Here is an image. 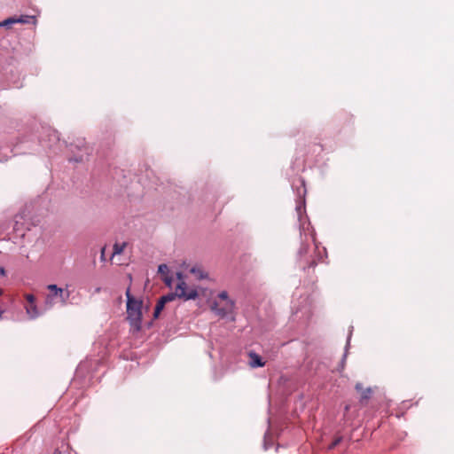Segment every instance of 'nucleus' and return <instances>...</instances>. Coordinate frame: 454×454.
Returning a JSON list of instances; mask_svg holds the SVG:
<instances>
[{"label": "nucleus", "instance_id": "obj_6", "mask_svg": "<svg viewBox=\"0 0 454 454\" xmlns=\"http://www.w3.org/2000/svg\"><path fill=\"white\" fill-rule=\"evenodd\" d=\"M33 20H34L33 16L25 15V16H20L19 19H15V18L7 19L0 25L7 26L10 24H14V23H24L25 24V23H30Z\"/></svg>", "mask_w": 454, "mask_h": 454}, {"label": "nucleus", "instance_id": "obj_11", "mask_svg": "<svg viewBox=\"0 0 454 454\" xmlns=\"http://www.w3.org/2000/svg\"><path fill=\"white\" fill-rule=\"evenodd\" d=\"M126 246H127L126 242L115 243L114 245L113 256H114L115 254H121L124 251Z\"/></svg>", "mask_w": 454, "mask_h": 454}, {"label": "nucleus", "instance_id": "obj_3", "mask_svg": "<svg viewBox=\"0 0 454 454\" xmlns=\"http://www.w3.org/2000/svg\"><path fill=\"white\" fill-rule=\"evenodd\" d=\"M178 283L176 286V295L184 301L195 300L199 297V293L196 287L189 286L182 278V274L177 273Z\"/></svg>", "mask_w": 454, "mask_h": 454}, {"label": "nucleus", "instance_id": "obj_19", "mask_svg": "<svg viewBox=\"0 0 454 454\" xmlns=\"http://www.w3.org/2000/svg\"><path fill=\"white\" fill-rule=\"evenodd\" d=\"M0 273H1L2 275H4V270L3 268H1V269H0Z\"/></svg>", "mask_w": 454, "mask_h": 454}, {"label": "nucleus", "instance_id": "obj_4", "mask_svg": "<svg viewBox=\"0 0 454 454\" xmlns=\"http://www.w3.org/2000/svg\"><path fill=\"white\" fill-rule=\"evenodd\" d=\"M47 289L50 290L51 294L46 297V303L51 304L54 297H59L63 305L67 304L70 297V292L67 289L58 287L54 284L49 285Z\"/></svg>", "mask_w": 454, "mask_h": 454}, {"label": "nucleus", "instance_id": "obj_14", "mask_svg": "<svg viewBox=\"0 0 454 454\" xmlns=\"http://www.w3.org/2000/svg\"><path fill=\"white\" fill-rule=\"evenodd\" d=\"M371 394H372L371 388H366L365 390H363V392L361 394V398L363 400H367L370 398Z\"/></svg>", "mask_w": 454, "mask_h": 454}, {"label": "nucleus", "instance_id": "obj_7", "mask_svg": "<svg viewBox=\"0 0 454 454\" xmlns=\"http://www.w3.org/2000/svg\"><path fill=\"white\" fill-rule=\"evenodd\" d=\"M249 365L252 368L262 367L265 363L262 360V357L254 352L249 353Z\"/></svg>", "mask_w": 454, "mask_h": 454}, {"label": "nucleus", "instance_id": "obj_20", "mask_svg": "<svg viewBox=\"0 0 454 454\" xmlns=\"http://www.w3.org/2000/svg\"><path fill=\"white\" fill-rule=\"evenodd\" d=\"M75 161L82 160V156H81L79 159H74Z\"/></svg>", "mask_w": 454, "mask_h": 454}, {"label": "nucleus", "instance_id": "obj_13", "mask_svg": "<svg viewBox=\"0 0 454 454\" xmlns=\"http://www.w3.org/2000/svg\"><path fill=\"white\" fill-rule=\"evenodd\" d=\"M177 297L176 292L175 291L174 294H168L167 295H163L160 297L162 301H164L165 303L174 301Z\"/></svg>", "mask_w": 454, "mask_h": 454}, {"label": "nucleus", "instance_id": "obj_2", "mask_svg": "<svg viewBox=\"0 0 454 454\" xmlns=\"http://www.w3.org/2000/svg\"><path fill=\"white\" fill-rule=\"evenodd\" d=\"M211 309L220 317H225L234 313L235 301L229 297L226 291H222L214 299Z\"/></svg>", "mask_w": 454, "mask_h": 454}, {"label": "nucleus", "instance_id": "obj_10", "mask_svg": "<svg viewBox=\"0 0 454 454\" xmlns=\"http://www.w3.org/2000/svg\"><path fill=\"white\" fill-rule=\"evenodd\" d=\"M190 271L197 279H203L207 277V274L200 267H192Z\"/></svg>", "mask_w": 454, "mask_h": 454}, {"label": "nucleus", "instance_id": "obj_5", "mask_svg": "<svg viewBox=\"0 0 454 454\" xmlns=\"http://www.w3.org/2000/svg\"><path fill=\"white\" fill-rule=\"evenodd\" d=\"M29 229V223L26 221V215L24 213H20L14 217V225L13 230L16 232H21L20 235L23 236V231Z\"/></svg>", "mask_w": 454, "mask_h": 454}, {"label": "nucleus", "instance_id": "obj_12", "mask_svg": "<svg viewBox=\"0 0 454 454\" xmlns=\"http://www.w3.org/2000/svg\"><path fill=\"white\" fill-rule=\"evenodd\" d=\"M165 304H166V303L164 302V301H162V300L160 298V300L158 301V302H157V304H156V306H155L154 312H153V317H154L155 318H157V317L160 316V314L161 310H162V309H164V307H165Z\"/></svg>", "mask_w": 454, "mask_h": 454}, {"label": "nucleus", "instance_id": "obj_16", "mask_svg": "<svg viewBox=\"0 0 454 454\" xmlns=\"http://www.w3.org/2000/svg\"><path fill=\"white\" fill-rule=\"evenodd\" d=\"M341 441V437L336 438L329 446V449L335 448Z\"/></svg>", "mask_w": 454, "mask_h": 454}, {"label": "nucleus", "instance_id": "obj_15", "mask_svg": "<svg viewBox=\"0 0 454 454\" xmlns=\"http://www.w3.org/2000/svg\"><path fill=\"white\" fill-rule=\"evenodd\" d=\"M26 300L27 301L28 304H35V296L33 294H27Z\"/></svg>", "mask_w": 454, "mask_h": 454}, {"label": "nucleus", "instance_id": "obj_8", "mask_svg": "<svg viewBox=\"0 0 454 454\" xmlns=\"http://www.w3.org/2000/svg\"><path fill=\"white\" fill-rule=\"evenodd\" d=\"M158 272L162 275L163 280L166 285L170 286L171 278L168 277L169 269L166 264H160L158 267Z\"/></svg>", "mask_w": 454, "mask_h": 454}, {"label": "nucleus", "instance_id": "obj_9", "mask_svg": "<svg viewBox=\"0 0 454 454\" xmlns=\"http://www.w3.org/2000/svg\"><path fill=\"white\" fill-rule=\"evenodd\" d=\"M26 311L30 318H35L39 316V312L35 304H28L26 307Z\"/></svg>", "mask_w": 454, "mask_h": 454}, {"label": "nucleus", "instance_id": "obj_17", "mask_svg": "<svg viewBox=\"0 0 454 454\" xmlns=\"http://www.w3.org/2000/svg\"><path fill=\"white\" fill-rule=\"evenodd\" d=\"M104 254H105V247H103L102 250H101V258L102 259L105 258Z\"/></svg>", "mask_w": 454, "mask_h": 454}, {"label": "nucleus", "instance_id": "obj_1", "mask_svg": "<svg viewBox=\"0 0 454 454\" xmlns=\"http://www.w3.org/2000/svg\"><path fill=\"white\" fill-rule=\"evenodd\" d=\"M127 297V319L130 325L137 331H139L142 326V309L143 301L137 299L130 294V288L126 290Z\"/></svg>", "mask_w": 454, "mask_h": 454}, {"label": "nucleus", "instance_id": "obj_21", "mask_svg": "<svg viewBox=\"0 0 454 454\" xmlns=\"http://www.w3.org/2000/svg\"><path fill=\"white\" fill-rule=\"evenodd\" d=\"M2 294V290H0V295Z\"/></svg>", "mask_w": 454, "mask_h": 454}, {"label": "nucleus", "instance_id": "obj_18", "mask_svg": "<svg viewBox=\"0 0 454 454\" xmlns=\"http://www.w3.org/2000/svg\"><path fill=\"white\" fill-rule=\"evenodd\" d=\"M356 388L357 390H360V389H361V385H360V384H356Z\"/></svg>", "mask_w": 454, "mask_h": 454}]
</instances>
